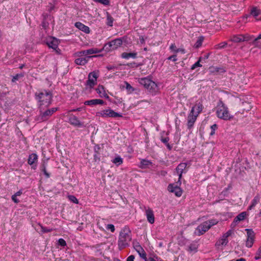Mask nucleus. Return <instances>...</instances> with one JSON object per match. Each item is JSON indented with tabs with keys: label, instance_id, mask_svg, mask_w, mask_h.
<instances>
[{
	"label": "nucleus",
	"instance_id": "c03bdc74",
	"mask_svg": "<svg viewBox=\"0 0 261 261\" xmlns=\"http://www.w3.org/2000/svg\"><path fill=\"white\" fill-rule=\"evenodd\" d=\"M201 57H200L198 61H197L195 64H194L191 68V69L192 70H194V69H195L196 67H201L202 66V65L200 64V62L201 61Z\"/></svg>",
	"mask_w": 261,
	"mask_h": 261
},
{
	"label": "nucleus",
	"instance_id": "20e7f679",
	"mask_svg": "<svg viewBox=\"0 0 261 261\" xmlns=\"http://www.w3.org/2000/svg\"><path fill=\"white\" fill-rule=\"evenodd\" d=\"M216 115L219 118L224 120H229L233 118V116L229 113L228 108L221 99L217 106Z\"/></svg>",
	"mask_w": 261,
	"mask_h": 261
},
{
	"label": "nucleus",
	"instance_id": "0eeeda50",
	"mask_svg": "<svg viewBox=\"0 0 261 261\" xmlns=\"http://www.w3.org/2000/svg\"><path fill=\"white\" fill-rule=\"evenodd\" d=\"M121 38H117L105 44L103 49L106 51L116 49L122 44Z\"/></svg>",
	"mask_w": 261,
	"mask_h": 261
},
{
	"label": "nucleus",
	"instance_id": "09e8293b",
	"mask_svg": "<svg viewBox=\"0 0 261 261\" xmlns=\"http://www.w3.org/2000/svg\"><path fill=\"white\" fill-rule=\"evenodd\" d=\"M261 258V248L259 247L258 250L256 253V255L254 257L255 260H258Z\"/></svg>",
	"mask_w": 261,
	"mask_h": 261
},
{
	"label": "nucleus",
	"instance_id": "680f3d73",
	"mask_svg": "<svg viewBox=\"0 0 261 261\" xmlns=\"http://www.w3.org/2000/svg\"><path fill=\"white\" fill-rule=\"evenodd\" d=\"M215 71L216 72H225V70L223 68H218V67H216L215 68Z\"/></svg>",
	"mask_w": 261,
	"mask_h": 261
},
{
	"label": "nucleus",
	"instance_id": "9d476101",
	"mask_svg": "<svg viewBox=\"0 0 261 261\" xmlns=\"http://www.w3.org/2000/svg\"><path fill=\"white\" fill-rule=\"evenodd\" d=\"M98 75L96 72L93 71L90 72L88 75V80L86 82V85L89 88H92L96 84Z\"/></svg>",
	"mask_w": 261,
	"mask_h": 261
},
{
	"label": "nucleus",
	"instance_id": "338daca9",
	"mask_svg": "<svg viewBox=\"0 0 261 261\" xmlns=\"http://www.w3.org/2000/svg\"><path fill=\"white\" fill-rule=\"evenodd\" d=\"M22 191L21 190H19L18 191V192H17L15 195L17 196H20L22 194Z\"/></svg>",
	"mask_w": 261,
	"mask_h": 261
},
{
	"label": "nucleus",
	"instance_id": "f8f14e48",
	"mask_svg": "<svg viewBox=\"0 0 261 261\" xmlns=\"http://www.w3.org/2000/svg\"><path fill=\"white\" fill-rule=\"evenodd\" d=\"M99 52L100 50L97 48H90L87 50L77 51L75 53V56L79 57H82L83 56L87 57L88 55L96 54Z\"/></svg>",
	"mask_w": 261,
	"mask_h": 261
},
{
	"label": "nucleus",
	"instance_id": "9b49d317",
	"mask_svg": "<svg viewBox=\"0 0 261 261\" xmlns=\"http://www.w3.org/2000/svg\"><path fill=\"white\" fill-rule=\"evenodd\" d=\"M247 231V239L246 242V246L247 247H251L254 243L255 233L251 229H246Z\"/></svg>",
	"mask_w": 261,
	"mask_h": 261
},
{
	"label": "nucleus",
	"instance_id": "c85d7f7f",
	"mask_svg": "<svg viewBox=\"0 0 261 261\" xmlns=\"http://www.w3.org/2000/svg\"><path fill=\"white\" fill-rule=\"evenodd\" d=\"M152 164V163L151 161L146 159H142L141 161L139 167L142 169H145L148 168L149 166H151Z\"/></svg>",
	"mask_w": 261,
	"mask_h": 261
},
{
	"label": "nucleus",
	"instance_id": "393cba45",
	"mask_svg": "<svg viewBox=\"0 0 261 261\" xmlns=\"http://www.w3.org/2000/svg\"><path fill=\"white\" fill-rule=\"evenodd\" d=\"M47 44L49 48H51L56 50L58 46V40L55 38L53 37L47 40Z\"/></svg>",
	"mask_w": 261,
	"mask_h": 261
},
{
	"label": "nucleus",
	"instance_id": "ea45409f",
	"mask_svg": "<svg viewBox=\"0 0 261 261\" xmlns=\"http://www.w3.org/2000/svg\"><path fill=\"white\" fill-rule=\"evenodd\" d=\"M243 38L244 39V41H253V40L254 39L253 36H251L249 34H245L243 35Z\"/></svg>",
	"mask_w": 261,
	"mask_h": 261
},
{
	"label": "nucleus",
	"instance_id": "f704fd0d",
	"mask_svg": "<svg viewBox=\"0 0 261 261\" xmlns=\"http://www.w3.org/2000/svg\"><path fill=\"white\" fill-rule=\"evenodd\" d=\"M112 163L117 166L120 165L123 163V159L120 156L115 158L112 161Z\"/></svg>",
	"mask_w": 261,
	"mask_h": 261
},
{
	"label": "nucleus",
	"instance_id": "37998d69",
	"mask_svg": "<svg viewBox=\"0 0 261 261\" xmlns=\"http://www.w3.org/2000/svg\"><path fill=\"white\" fill-rule=\"evenodd\" d=\"M68 198L70 201L73 202L74 203H79L78 199L74 195H68Z\"/></svg>",
	"mask_w": 261,
	"mask_h": 261
},
{
	"label": "nucleus",
	"instance_id": "1a4fd4ad",
	"mask_svg": "<svg viewBox=\"0 0 261 261\" xmlns=\"http://www.w3.org/2000/svg\"><path fill=\"white\" fill-rule=\"evenodd\" d=\"M232 230H229L225 233H224L222 238L219 239L216 243V246L219 248L220 246H225L228 243V237L232 234Z\"/></svg>",
	"mask_w": 261,
	"mask_h": 261
},
{
	"label": "nucleus",
	"instance_id": "e2e57ef3",
	"mask_svg": "<svg viewBox=\"0 0 261 261\" xmlns=\"http://www.w3.org/2000/svg\"><path fill=\"white\" fill-rule=\"evenodd\" d=\"M134 259H135L134 255H131L127 258L126 261H134Z\"/></svg>",
	"mask_w": 261,
	"mask_h": 261
},
{
	"label": "nucleus",
	"instance_id": "4d7b16f0",
	"mask_svg": "<svg viewBox=\"0 0 261 261\" xmlns=\"http://www.w3.org/2000/svg\"><path fill=\"white\" fill-rule=\"evenodd\" d=\"M107 228L110 229L112 232L115 231V227L113 224H108L107 226Z\"/></svg>",
	"mask_w": 261,
	"mask_h": 261
},
{
	"label": "nucleus",
	"instance_id": "58836bf2",
	"mask_svg": "<svg viewBox=\"0 0 261 261\" xmlns=\"http://www.w3.org/2000/svg\"><path fill=\"white\" fill-rule=\"evenodd\" d=\"M227 45L226 42H223L215 46L216 49H222L225 48Z\"/></svg>",
	"mask_w": 261,
	"mask_h": 261
},
{
	"label": "nucleus",
	"instance_id": "7ed1b4c3",
	"mask_svg": "<svg viewBox=\"0 0 261 261\" xmlns=\"http://www.w3.org/2000/svg\"><path fill=\"white\" fill-rule=\"evenodd\" d=\"M49 107L38 108L39 114L36 116V120L39 122H44L48 120L49 118L58 111V108L48 109Z\"/></svg>",
	"mask_w": 261,
	"mask_h": 261
},
{
	"label": "nucleus",
	"instance_id": "72a5a7b5",
	"mask_svg": "<svg viewBox=\"0 0 261 261\" xmlns=\"http://www.w3.org/2000/svg\"><path fill=\"white\" fill-rule=\"evenodd\" d=\"M197 249L198 245L196 244L193 243L189 246L187 250L190 252H196L197 251Z\"/></svg>",
	"mask_w": 261,
	"mask_h": 261
},
{
	"label": "nucleus",
	"instance_id": "dca6fc26",
	"mask_svg": "<svg viewBox=\"0 0 261 261\" xmlns=\"http://www.w3.org/2000/svg\"><path fill=\"white\" fill-rule=\"evenodd\" d=\"M187 166V164L186 163H181L177 166L176 168V170L179 176L177 183H179V185H181V184L180 179L182 177V174L184 173V171L186 169Z\"/></svg>",
	"mask_w": 261,
	"mask_h": 261
},
{
	"label": "nucleus",
	"instance_id": "79ce46f5",
	"mask_svg": "<svg viewBox=\"0 0 261 261\" xmlns=\"http://www.w3.org/2000/svg\"><path fill=\"white\" fill-rule=\"evenodd\" d=\"M206 222L208 226H210V228L213 225L217 224L218 221L215 219H211L207 221H205Z\"/></svg>",
	"mask_w": 261,
	"mask_h": 261
},
{
	"label": "nucleus",
	"instance_id": "f03ea898",
	"mask_svg": "<svg viewBox=\"0 0 261 261\" xmlns=\"http://www.w3.org/2000/svg\"><path fill=\"white\" fill-rule=\"evenodd\" d=\"M131 240V232L130 230L128 228H124L119 234L118 240L119 248L121 250L128 246Z\"/></svg>",
	"mask_w": 261,
	"mask_h": 261
},
{
	"label": "nucleus",
	"instance_id": "2eb2a0df",
	"mask_svg": "<svg viewBox=\"0 0 261 261\" xmlns=\"http://www.w3.org/2000/svg\"><path fill=\"white\" fill-rule=\"evenodd\" d=\"M206 222H204L203 223L199 225L196 229L195 233L198 236H201L204 233L210 229V226H208Z\"/></svg>",
	"mask_w": 261,
	"mask_h": 261
},
{
	"label": "nucleus",
	"instance_id": "3c124183",
	"mask_svg": "<svg viewBox=\"0 0 261 261\" xmlns=\"http://www.w3.org/2000/svg\"><path fill=\"white\" fill-rule=\"evenodd\" d=\"M125 84L126 89L128 92L131 93L134 91V88L129 83L125 82Z\"/></svg>",
	"mask_w": 261,
	"mask_h": 261
},
{
	"label": "nucleus",
	"instance_id": "5fc2aeb1",
	"mask_svg": "<svg viewBox=\"0 0 261 261\" xmlns=\"http://www.w3.org/2000/svg\"><path fill=\"white\" fill-rule=\"evenodd\" d=\"M176 57H177L176 55H172V56L169 57L167 58V59L169 60H172L173 62H175L177 60Z\"/></svg>",
	"mask_w": 261,
	"mask_h": 261
},
{
	"label": "nucleus",
	"instance_id": "6e6d98bb",
	"mask_svg": "<svg viewBox=\"0 0 261 261\" xmlns=\"http://www.w3.org/2000/svg\"><path fill=\"white\" fill-rule=\"evenodd\" d=\"M161 141H162V142H163L164 144H167L168 143V141H169V138L167 137H161Z\"/></svg>",
	"mask_w": 261,
	"mask_h": 261
},
{
	"label": "nucleus",
	"instance_id": "412c9836",
	"mask_svg": "<svg viewBox=\"0 0 261 261\" xmlns=\"http://www.w3.org/2000/svg\"><path fill=\"white\" fill-rule=\"evenodd\" d=\"M202 104L199 102L198 103H196L195 106L192 108L190 112H191V113L197 114L198 116L202 111Z\"/></svg>",
	"mask_w": 261,
	"mask_h": 261
},
{
	"label": "nucleus",
	"instance_id": "49530a36",
	"mask_svg": "<svg viewBox=\"0 0 261 261\" xmlns=\"http://www.w3.org/2000/svg\"><path fill=\"white\" fill-rule=\"evenodd\" d=\"M23 76V74H16L15 75L13 76L12 79V82H15L16 81H18V79L20 77H22Z\"/></svg>",
	"mask_w": 261,
	"mask_h": 261
},
{
	"label": "nucleus",
	"instance_id": "473e14b6",
	"mask_svg": "<svg viewBox=\"0 0 261 261\" xmlns=\"http://www.w3.org/2000/svg\"><path fill=\"white\" fill-rule=\"evenodd\" d=\"M114 21V18L108 12H107V24L108 26L112 27Z\"/></svg>",
	"mask_w": 261,
	"mask_h": 261
},
{
	"label": "nucleus",
	"instance_id": "39448f33",
	"mask_svg": "<svg viewBox=\"0 0 261 261\" xmlns=\"http://www.w3.org/2000/svg\"><path fill=\"white\" fill-rule=\"evenodd\" d=\"M139 83L143 85L152 95H155L159 91L157 84L148 77L141 78Z\"/></svg>",
	"mask_w": 261,
	"mask_h": 261
},
{
	"label": "nucleus",
	"instance_id": "de8ad7c7",
	"mask_svg": "<svg viewBox=\"0 0 261 261\" xmlns=\"http://www.w3.org/2000/svg\"><path fill=\"white\" fill-rule=\"evenodd\" d=\"M41 231L43 233L49 232L52 231L54 230L53 228H47L43 226L42 225H41Z\"/></svg>",
	"mask_w": 261,
	"mask_h": 261
},
{
	"label": "nucleus",
	"instance_id": "a19ab883",
	"mask_svg": "<svg viewBox=\"0 0 261 261\" xmlns=\"http://www.w3.org/2000/svg\"><path fill=\"white\" fill-rule=\"evenodd\" d=\"M96 3H100L105 6H109L110 4V0H93Z\"/></svg>",
	"mask_w": 261,
	"mask_h": 261
},
{
	"label": "nucleus",
	"instance_id": "423d86ee",
	"mask_svg": "<svg viewBox=\"0 0 261 261\" xmlns=\"http://www.w3.org/2000/svg\"><path fill=\"white\" fill-rule=\"evenodd\" d=\"M96 116L101 117L103 118L111 117V118H117L122 117V114H120L115 112L114 111L111 109H106L102 110L96 113Z\"/></svg>",
	"mask_w": 261,
	"mask_h": 261
},
{
	"label": "nucleus",
	"instance_id": "aec40b11",
	"mask_svg": "<svg viewBox=\"0 0 261 261\" xmlns=\"http://www.w3.org/2000/svg\"><path fill=\"white\" fill-rule=\"evenodd\" d=\"M247 216V213L246 212H243L239 214L237 216H236L233 222L232 223L231 226H234L237 224H238L240 221L244 220Z\"/></svg>",
	"mask_w": 261,
	"mask_h": 261
},
{
	"label": "nucleus",
	"instance_id": "ddd939ff",
	"mask_svg": "<svg viewBox=\"0 0 261 261\" xmlns=\"http://www.w3.org/2000/svg\"><path fill=\"white\" fill-rule=\"evenodd\" d=\"M133 245L135 249V250L137 251V252L139 253L140 256L143 259L145 260L146 261L147 260V257H146V253L142 247L139 244V243L137 242H133Z\"/></svg>",
	"mask_w": 261,
	"mask_h": 261
},
{
	"label": "nucleus",
	"instance_id": "c756f323",
	"mask_svg": "<svg viewBox=\"0 0 261 261\" xmlns=\"http://www.w3.org/2000/svg\"><path fill=\"white\" fill-rule=\"evenodd\" d=\"M260 13V10L258 9L256 7H253L250 12V14L255 18L256 20H261L260 18H258L257 17Z\"/></svg>",
	"mask_w": 261,
	"mask_h": 261
},
{
	"label": "nucleus",
	"instance_id": "f3484780",
	"mask_svg": "<svg viewBox=\"0 0 261 261\" xmlns=\"http://www.w3.org/2000/svg\"><path fill=\"white\" fill-rule=\"evenodd\" d=\"M38 160V156L36 153H32L29 156L28 160V163L29 165L32 166V168L36 169L37 167V164Z\"/></svg>",
	"mask_w": 261,
	"mask_h": 261
},
{
	"label": "nucleus",
	"instance_id": "052dcab7",
	"mask_svg": "<svg viewBox=\"0 0 261 261\" xmlns=\"http://www.w3.org/2000/svg\"><path fill=\"white\" fill-rule=\"evenodd\" d=\"M97 105H103L105 104V102L100 99H96Z\"/></svg>",
	"mask_w": 261,
	"mask_h": 261
},
{
	"label": "nucleus",
	"instance_id": "4c0bfd02",
	"mask_svg": "<svg viewBox=\"0 0 261 261\" xmlns=\"http://www.w3.org/2000/svg\"><path fill=\"white\" fill-rule=\"evenodd\" d=\"M126 65L130 68H135V67H138L141 66L142 64L141 63H136L135 62H133L128 63L126 64Z\"/></svg>",
	"mask_w": 261,
	"mask_h": 261
},
{
	"label": "nucleus",
	"instance_id": "a18cd8bd",
	"mask_svg": "<svg viewBox=\"0 0 261 261\" xmlns=\"http://www.w3.org/2000/svg\"><path fill=\"white\" fill-rule=\"evenodd\" d=\"M218 126L216 124H214L211 126V132L210 133L211 136H213L215 134V130L217 129Z\"/></svg>",
	"mask_w": 261,
	"mask_h": 261
},
{
	"label": "nucleus",
	"instance_id": "f257e3e1",
	"mask_svg": "<svg viewBox=\"0 0 261 261\" xmlns=\"http://www.w3.org/2000/svg\"><path fill=\"white\" fill-rule=\"evenodd\" d=\"M35 98L38 102V108L49 107L53 100V94L50 91L39 90L35 92Z\"/></svg>",
	"mask_w": 261,
	"mask_h": 261
},
{
	"label": "nucleus",
	"instance_id": "4468645a",
	"mask_svg": "<svg viewBox=\"0 0 261 261\" xmlns=\"http://www.w3.org/2000/svg\"><path fill=\"white\" fill-rule=\"evenodd\" d=\"M197 114L191 113L190 112L187 117V127L188 129H191L197 119Z\"/></svg>",
	"mask_w": 261,
	"mask_h": 261
},
{
	"label": "nucleus",
	"instance_id": "a878e982",
	"mask_svg": "<svg viewBox=\"0 0 261 261\" xmlns=\"http://www.w3.org/2000/svg\"><path fill=\"white\" fill-rule=\"evenodd\" d=\"M75 26L78 28L79 30L82 31L83 32L86 33H90V29L89 28L85 25V24H83L82 23L80 22H77L75 24Z\"/></svg>",
	"mask_w": 261,
	"mask_h": 261
},
{
	"label": "nucleus",
	"instance_id": "0e129e2a",
	"mask_svg": "<svg viewBox=\"0 0 261 261\" xmlns=\"http://www.w3.org/2000/svg\"><path fill=\"white\" fill-rule=\"evenodd\" d=\"M229 189V188H225L221 193V195H223L225 196L226 195V193H227L228 190Z\"/></svg>",
	"mask_w": 261,
	"mask_h": 261
},
{
	"label": "nucleus",
	"instance_id": "2f4dec72",
	"mask_svg": "<svg viewBox=\"0 0 261 261\" xmlns=\"http://www.w3.org/2000/svg\"><path fill=\"white\" fill-rule=\"evenodd\" d=\"M204 40V37L203 36H200L198 37L197 40L194 45V47L195 48H198L201 46L202 42Z\"/></svg>",
	"mask_w": 261,
	"mask_h": 261
},
{
	"label": "nucleus",
	"instance_id": "5701e85b",
	"mask_svg": "<svg viewBox=\"0 0 261 261\" xmlns=\"http://www.w3.org/2000/svg\"><path fill=\"white\" fill-rule=\"evenodd\" d=\"M145 214L147 221L150 223L153 224L154 222V216L153 211L148 207L145 211Z\"/></svg>",
	"mask_w": 261,
	"mask_h": 261
},
{
	"label": "nucleus",
	"instance_id": "c9c22d12",
	"mask_svg": "<svg viewBox=\"0 0 261 261\" xmlns=\"http://www.w3.org/2000/svg\"><path fill=\"white\" fill-rule=\"evenodd\" d=\"M41 171L43 172L44 174L45 175L46 178H49L50 176V174L48 173L46 169V164L45 163H43L41 165Z\"/></svg>",
	"mask_w": 261,
	"mask_h": 261
},
{
	"label": "nucleus",
	"instance_id": "bf43d9fd",
	"mask_svg": "<svg viewBox=\"0 0 261 261\" xmlns=\"http://www.w3.org/2000/svg\"><path fill=\"white\" fill-rule=\"evenodd\" d=\"M107 69L108 70H114V69H117V67L116 66H113V65H109V66H107Z\"/></svg>",
	"mask_w": 261,
	"mask_h": 261
},
{
	"label": "nucleus",
	"instance_id": "6ab92c4d",
	"mask_svg": "<svg viewBox=\"0 0 261 261\" xmlns=\"http://www.w3.org/2000/svg\"><path fill=\"white\" fill-rule=\"evenodd\" d=\"M101 147L99 144H95L94 146V154L93 155V160L95 162L99 163L100 161V150Z\"/></svg>",
	"mask_w": 261,
	"mask_h": 261
},
{
	"label": "nucleus",
	"instance_id": "69168bd1",
	"mask_svg": "<svg viewBox=\"0 0 261 261\" xmlns=\"http://www.w3.org/2000/svg\"><path fill=\"white\" fill-rule=\"evenodd\" d=\"M165 145L166 146L169 150H171L172 149V146L169 143L165 144Z\"/></svg>",
	"mask_w": 261,
	"mask_h": 261
},
{
	"label": "nucleus",
	"instance_id": "603ef678",
	"mask_svg": "<svg viewBox=\"0 0 261 261\" xmlns=\"http://www.w3.org/2000/svg\"><path fill=\"white\" fill-rule=\"evenodd\" d=\"M58 244L62 247H65L66 246V242L63 239L60 238L58 240Z\"/></svg>",
	"mask_w": 261,
	"mask_h": 261
},
{
	"label": "nucleus",
	"instance_id": "e433bc0d",
	"mask_svg": "<svg viewBox=\"0 0 261 261\" xmlns=\"http://www.w3.org/2000/svg\"><path fill=\"white\" fill-rule=\"evenodd\" d=\"M85 105L88 106H94L97 105L96 99H93L89 100H86L84 102Z\"/></svg>",
	"mask_w": 261,
	"mask_h": 261
},
{
	"label": "nucleus",
	"instance_id": "7c9ffc66",
	"mask_svg": "<svg viewBox=\"0 0 261 261\" xmlns=\"http://www.w3.org/2000/svg\"><path fill=\"white\" fill-rule=\"evenodd\" d=\"M231 41L234 42H240L244 41L243 35H234L231 39Z\"/></svg>",
	"mask_w": 261,
	"mask_h": 261
},
{
	"label": "nucleus",
	"instance_id": "8fccbe9b",
	"mask_svg": "<svg viewBox=\"0 0 261 261\" xmlns=\"http://www.w3.org/2000/svg\"><path fill=\"white\" fill-rule=\"evenodd\" d=\"M170 49L173 50L175 53L179 52V48H177L175 44H172L170 46Z\"/></svg>",
	"mask_w": 261,
	"mask_h": 261
},
{
	"label": "nucleus",
	"instance_id": "cd10ccee",
	"mask_svg": "<svg viewBox=\"0 0 261 261\" xmlns=\"http://www.w3.org/2000/svg\"><path fill=\"white\" fill-rule=\"evenodd\" d=\"M121 57L123 59H128L129 58L136 59L137 58V53H126L124 52L121 54Z\"/></svg>",
	"mask_w": 261,
	"mask_h": 261
},
{
	"label": "nucleus",
	"instance_id": "864d4df0",
	"mask_svg": "<svg viewBox=\"0 0 261 261\" xmlns=\"http://www.w3.org/2000/svg\"><path fill=\"white\" fill-rule=\"evenodd\" d=\"M261 39V34H259L257 37L254 38L253 40V42H252V44L255 46L257 45V41L259 40V39Z\"/></svg>",
	"mask_w": 261,
	"mask_h": 261
},
{
	"label": "nucleus",
	"instance_id": "774afa93",
	"mask_svg": "<svg viewBox=\"0 0 261 261\" xmlns=\"http://www.w3.org/2000/svg\"><path fill=\"white\" fill-rule=\"evenodd\" d=\"M140 43H141V44H143V43H144L145 41H144V38H143V36H141V37H140Z\"/></svg>",
	"mask_w": 261,
	"mask_h": 261
},
{
	"label": "nucleus",
	"instance_id": "bb28decb",
	"mask_svg": "<svg viewBox=\"0 0 261 261\" xmlns=\"http://www.w3.org/2000/svg\"><path fill=\"white\" fill-rule=\"evenodd\" d=\"M260 196L259 194H257L253 199L251 205L248 207L247 210H251L254 208L255 205L259 202Z\"/></svg>",
	"mask_w": 261,
	"mask_h": 261
},
{
	"label": "nucleus",
	"instance_id": "a211bd4d",
	"mask_svg": "<svg viewBox=\"0 0 261 261\" xmlns=\"http://www.w3.org/2000/svg\"><path fill=\"white\" fill-rule=\"evenodd\" d=\"M69 122L70 124L77 127H82L83 126V123L81 122L78 118L73 115H71L69 118Z\"/></svg>",
	"mask_w": 261,
	"mask_h": 261
},
{
	"label": "nucleus",
	"instance_id": "b1692460",
	"mask_svg": "<svg viewBox=\"0 0 261 261\" xmlns=\"http://www.w3.org/2000/svg\"><path fill=\"white\" fill-rule=\"evenodd\" d=\"M96 91L97 93L99 94L100 97H104L107 99H109L110 97L106 93L103 86L99 85L98 87L96 89Z\"/></svg>",
	"mask_w": 261,
	"mask_h": 261
},
{
	"label": "nucleus",
	"instance_id": "4be33fe9",
	"mask_svg": "<svg viewBox=\"0 0 261 261\" xmlns=\"http://www.w3.org/2000/svg\"><path fill=\"white\" fill-rule=\"evenodd\" d=\"M96 56H87L84 58H79L75 60L74 63L78 65H85L91 58L96 57Z\"/></svg>",
	"mask_w": 261,
	"mask_h": 261
},
{
	"label": "nucleus",
	"instance_id": "13d9d810",
	"mask_svg": "<svg viewBox=\"0 0 261 261\" xmlns=\"http://www.w3.org/2000/svg\"><path fill=\"white\" fill-rule=\"evenodd\" d=\"M12 199L16 203L19 202V200L17 198V196L15 194L12 196Z\"/></svg>",
	"mask_w": 261,
	"mask_h": 261
},
{
	"label": "nucleus",
	"instance_id": "6e6552de",
	"mask_svg": "<svg viewBox=\"0 0 261 261\" xmlns=\"http://www.w3.org/2000/svg\"><path fill=\"white\" fill-rule=\"evenodd\" d=\"M180 185L176 182V185L174 184H170L167 187L168 190L171 193H174L177 197H180L182 194V190L179 187Z\"/></svg>",
	"mask_w": 261,
	"mask_h": 261
}]
</instances>
